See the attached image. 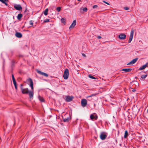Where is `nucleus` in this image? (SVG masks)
<instances>
[{
  "instance_id": "10",
  "label": "nucleus",
  "mask_w": 148,
  "mask_h": 148,
  "mask_svg": "<svg viewBox=\"0 0 148 148\" xmlns=\"http://www.w3.org/2000/svg\"><path fill=\"white\" fill-rule=\"evenodd\" d=\"M93 79H97L96 80H93V84L95 85H98L99 84V81L98 79L93 76Z\"/></svg>"
},
{
  "instance_id": "53",
  "label": "nucleus",
  "mask_w": 148,
  "mask_h": 148,
  "mask_svg": "<svg viewBox=\"0 0 148 148\" xmlns=\"http://www.w3.org/2000/svg\"><path fill=\"white\" fill-rule=\"evenodd\" d=\"M4 1H5V2H8V1H8V0H4Z\"/></svg>"
},
{
  "instance_id": "3",
  "label": "nucleus",
  "mask_w": 148,
  "mask_h": 148,
  "mask_svg": "<svg viewBox=\"0 0 148 148\" xmlns=\"http://www.w3.org/2000/svg\"><path fill=\"white\" fill-rule=\"evenodd\" d=\"M14 8L16 10H22V7L20 4H15L14 5Z\"/></svg>"
},
{
  "instance_id": "6",
  "label": "nucleus",
  "mask_w": 148,
  "mask_h": 148,
  "mask_svg": "<svg viewBox=\"0 0 148 148\" xmlns=\"http://www.w3.org/2000/svg\"><path fill=\"white\" fill-rule=\"evenodd\" d=\"M36 71L39 74L44 76L45 77H47L48 76V75L47 74L45 73L44 72L41 71H40L38 69H36Z\"/></svg>"
},
{
  "instance_id": "15",
  "label": "nucleus",
  "mask_w": 148,
  "mask_h": 148,
  "mask_svg": "<svg viewBox=\"0 0 148 148\" xmlns=\"http://www.w3.org/2000/svg\"><path fill=\"white\" fill-rule=\"evenodd\" d=\"M23 14L21 13L18 14L17 16V19L18 20H20L23 17Z\"/></svg>"
},
{
  "instance_id": "52",
  "label": "nucleus",
  "mask_w": 148,
  "mask_h": 148,
  "mask_svg": "<svg viewBox=\"0 0 148 148\" xmlns=\"http://www.w3.org/2000/svg\"><path fill=\"white\" fill-rule=\"evenodd\" d=\"M27 10V8H26V9H25V11L24 12V13H25L26 12Z\"/></svg>"
},
{
  "instance_id": "62",
  "label": "nucleus",
  "mask_w": 148,
  "mask_h": 148,
  "mask_svg": "<svg viewBox=\"0 0 148 148\" xmlns=\"http://www.w3.org/2000/svg\"><path fill=\"white\" fill-rule=\"evenodd\" d=\"M78 120V119H77L76 120L77 121Z\"/></svg>"
},
{
  "instance_id": "12",
  "label": "nucleus",
  "mask_w": 148,
  "mask_h": 148,
  "mask_svg": "<svg viewBox=\"0 0 148 148\" xmlns=\"http://www.w3.org/2000/svg\"><path fill=\"white\" fill-rule=\"evenodd\" d=\"M138 59V58H137L133 59L132 61H131L129 63L127 64V65H128L130 64H134L137 61Z\"/></svg>"
},
{
  "instance_id": "24",
  "label": "nucleus",
  "mask_w": 148,
  "mask_h": 148,
  "mask_svg": "<svg viewBox=\"0 0 148 148\" xmlns=\"http://www.w3.org/2000/svg\"><path fill=\"white\" fill-rule=\"evenodd\" d=\"M81 10H82L84 12H86L87 11V8L85 7L84 8H81Z\"/></svg>"
},
{
  "instance_id": "43",
  "label": "nucleus",
  "mask_w": 148,
  "mask_h": 148,
  "mask_svg": "<svg viewBox=\"0 0 148 148\" xmlns=\"http://www.w3.org/2000/svg\"><path fill=\"white\" fill-rule=\"evenodd\" d=\"M71 118H70L69 119L68 118H67L66 119H64L63 120H66H66H71Z\"/></svg>"
},
{
  "instance_id": "60",
  "label": "nucleus",
  "mask_w": 148,
  "mask_h": 148,
  "mask_svg": "<svg viewBox=\"0 0 148 148\" xmlns=\"http://www.w3.org/2000/svg\"><path fill=\"white\" fill-rule=\"evenodd\" d=\"M147 112L148 113V110H147Z\"/></svg>"
},
{
  "instance_id": "19",
  "label": "nucleus",
  "mask_w": 148,
  "mask_h": 148,
  "mask_svg": "<svg viewBox=\"0 0 148 148\" xmlns=\"http://www.w3.org/2000/svg\"><path fill=\"white\" fill-rule=\"evenodd\" d=\"M48 8L46 9L43 12L44 14L46 16L48 14Z\"/></svg>"
},
{
  "instance_id": "21",
  "label": "nucleus",
  "mask_w": 148,
  "mask_h": 148,
  "mask_svg": "<svg viewBox=\"0 0 148 148\" xmlns=\"http://www.w3.org/2000/svg\"><path fill=\"white\" fill-rule=\"evenodd\" d=\"M134 33V30L133 29H132L131 32L130 37L133 38Z\"/></svg>"
},
{
  "instance_id": "42",
  "label": "nucleus",
  "mask_w": 148,
  "mask_h": 148,
  "mask_svg": "<svg viewBox=\"0 0 148 148\" xmlns=\"http://www.w3.org/2000/svg\"><path fill=\"white\" fill-rule=\"evenodd\" d=\"M113 119H116V118H117V116L115 115V116H113Z\"/></svg>"
},
{
  "instance_id": "54",
  "label": "nucleus",
  "mask_w": 148,
  "mask_h": 148,
  "mask_svg": "<svg viewBox=\"0 0 148 148\" xmlns=\"http://www.w3.org/2000/svg\"><path fill=\"white\" fill-rule=\"evenodd\" d=\"M63 121L64 123L66 121Z\"/></svg>"
},
{
  "instance_id": "20",
  "label": "nucleus",
  "mask_w": 148,
  "mask_h": 148,
  "mask_svg": "<svg viewBox=\"0 0 148 148\" xmlns=\"http://www.w3.org/2000/svg\"><path fill=\"white\" fill-rule=\"evenodd\" d=\"M128 136V133L127 131L126 130L125 131L124 138H126Z\"/></svg>"
},
{
  "instance_id": "29",
  "label": "nucleus",
  "mask_w": 148,
  "mask_h": 148,
  "mask_svg": "<svg viewBox=\"0 0 148 148\" xmlns=\"http://www.w3.org/2000/svg\"><path fill=\"white\" fill-rule=\"evenodd\" d=\"M12 81H13L16 80H15V78L14 77V75L13 74H12Z\"/></svg>"
},
{
  "instance_id": "9",
  "label": "nucleus",
  "mask_w": 148,
  "mask_h": 148,
  "mask_svg": "<svg viewBox=\"0 0 148 148\" xmlns=\"http://www.w3.org/2000/svg\"><path fill=\"white\" fill-rule=\"evenodd\" d=\"M81 105L83 107H85L87 104L86 100L85 99H83L81 100Z\"/></svg>"
},
{
  "instance_id": "22",
  "label": "nucleus",
  "mask_w": 148,
  "mask_h": 148,
  "mask_svg": "<svg viewBox=\"0 0 148 148\" xmlns=\"http://www.w3.org/2000/svg\"><path fill=\"white\" fill-rule=\"evenodd\" d=\"M148 75L147 74L146 75H143L141 76V78L145 79L147 76Z\"/></svg>"
},
{
  "instance_id": "34",
  "label": "nucleus",
  "mask_w": 148,
  "mask_h": 148,
  "mask_svg": "<svg viewBox=\"0 0 148 148\" xmlns=\"http://www.w3.org/2000/svg\"><path fill=\"white\" fill-rule=\"evenodd\" d=\"M144 65V66L145 68L147 67H148V62H147Z\"/></svg>"
},
{
  "instance_id": "63",
  "label": "nucleus",
  "mask_w": 148,
  "mask_h": 148,
  "mask_svg": "<svg viewBox=\"0 0 148 148\" xmlns=\"http://www.w3.org/2000/svg\"><path fill=\"white\" fill-rule=\"evenodd\" d=\"M144 73H146L145 72V71H144Z\"/></svg>"
},
{
  "instance_id": "14",
  "label": "nucleus",
  "mask_w": 148,
  "mask_h": 148,
  "mask_svg": "<svg viewBox=\"0 0 148 148\" xmlns=\"http://www.w3.org/2000/svg\"><path fill=\"white\" fill-rule=\"evenodd\" d=\"M121 70L125 71V73H127L131 71L132 70V69L131 68L123 69Z\"/></svg>"
},
{
  "instance_id": "47",
  "label": "nucleus",
  "mask_w": 148,
  "mask_h": 148,
  "mask_svg": "<svg viewBox=\"0 0 148 148\" xmlns=\"http://www.w3.org/2000/svg\"><path fill=\"white\" fill-rule=\"evenodd\" d=\"M141 123L142 124H144V121H141Z\"/></svg>"
},
{
  "instance_id": "35",
  "label": "nucleus",
  "mask_w": 148,
  "mask_h": 148,
  "mask_svg": "<svg viewBox=\"0 0 148 148\" xmlns=\"http://www.w3.org/2000/svg\"><path fill=\"white\" fill-rule=\"evenodd\" d=\"M144 65V66L145 68L147 67H148V62H147Z\"/></svg>"
},
{
  "instance_id": "18",
  "label": "nucleus",
  "mask_w": 148,
  "mask_h": 148,
  "mask_svg": "<svg viewBox=\"0 0 148 148\" xmlns=\"http://www.w3.org/2000/svg\"><path fill=\"white\" fill-rule=\"evenodd\" d=\"M98 118V116L97 114L95 113H93V119H94L95 120L97 119Z\"/></svg>"
},
{
  "instance_id": "58",
  "label": "nucleus",
  "mask_w": 148,
  "mask_h": 148,
  "mask_svg": "<svg viewBox=\"0 0 148 148\" xmlns=\"http://www.w3.org/2000/svg\"><path fill=\"white\" fill-rule=\"evenodd\" d=\"M94 105L95 107V104H94Z\"/></svg>"
},
{
  "instance_id": "41",
  "label": "nucleus",
  "mask_w": 148,
  "mask_h": 148,
  "mask_svg": "<svg viewBox=\"0 0 148 148\" xmlns=\"http://www.w3.org/2000/svg\"><path fill=\"white\" fill-rule=\"evenodd\" d=\"M90 119L92 120V114L90 115Z\"/></svg>"
},
{
  "instance_id": "5",
  "label": "nucleus",
  "mask_w": 148,
  "mask_h": 148,
  "mask_svg": "<svg viewBox=\"0 0 148 148\" xmlns=\"http://www.w3.org/2000/svg\"><path fill=\"white\" fill-rule=\"evenodd\" d=\"M126 35L123 33L120 34L118 36L119 38L121 40H124L126 38Z\"/></svg>"
},
{
  "instance_id": "44",
  "label": "nucleus",
  "mask_w": 148,
  "mask_h": 148,
  "mask_svg": "<svg viewBox=\"0 0 148 148\" xmlns=\"http://www.w3.org/2000/svg\"><path fill=\"white\" fill-rule=\"evenodd\" d=\"M3 3L6 6H8V3H6L5 2V1L3 2Z\"/></svg>"
},
{
  "instance_id": "4",
  "label": "nucleus",
  "mask_w": 148,
  "mask_h": 148,
  "mask_svg": "<svg viewBox=\"0 0 148 148\" xmlns=\"http://www.w3.org/2000/svg\"><path fill=\"white\" fill-rule=\"evenodd\" d=\"M100 136L101 139L102 140H103L105 139L106 138L107 135H106L105 133L102 132L100 134Z\"/></svg>"
},
{
  "instance_id": "16",
  "label": "nucleus",
  "mask_w": 148,
  "mask_h": 148,
  "mask_svg": "<svg viewBox=\"0 0 148 148\" xmlns=\"http://www.w3.org/2000/svg\"><path fill=\"white\" fill-rule=\"evenodd\" d=\"M66 19L64 18H62L61 19V22L63 23L65 25L66 23Z\"/></svg>"
},
{
  "instance_id": "36",
  "label": "nucleus",
  "mask_w": 148,
  "mask_h": 148,
  "mask_svg": "<svg viewBox=\"0 0 148 148\" xmlns=\"http://www.w3.org/2000/svg\"><path fill=\"white\" fill-rule=\"evenodd\" d=\"M103 2L104 3L106 4H107L108 5H110V4L108 2L105 1H103Z\"/></svg>"
},
{
  "instance_id": "2",
  "label": "nucleus",
  "mask_w": 148,
  "mask_h": 148,
  "mask_svg": "<svg viewBox=\"0 0 148 148\" xmlns=\"http://www.w3.org/2000/svg\"><path fill=\"white\" fill-rule=\"evenodd\" d=\"M69 75V70L67 69H66L64 71L63 75L64 78L65 79H67Z\"/></svg>"
},
{
  "instance_id": "39",
  "label": "nucleus",
  "mask_w": 148,
  "mask_h": 148,
  "mask_svg": "<svg viewBox=\"0 0 148 148\" xmlns=\"http://www.w3.org/2000/svg\"><path fill=\"white\" fill-rule=\"evenodd\" d=\"M98 7V6L97 5H95L93 6V8H97Z\"/></svg>"
},
{
  "instance_id": "38",
  "label": "nucleus",
  "mask_w": 148,
  "mask_h": 148,
  "mask_svg": "<svg viewBox=\"0 0 148 148\" xmlns=\"http://www.w3.org/2000/svg\"><path fill=\"white\" fill-rule=\"evenodd\" d=\"M15 62V61L14 60H13L12 61V65H14V63Z\"/></svg>"
},
{
  "instance_id": "26",
  "label": "nucleus",
  "mask_w": 148,
  "mask_h": 148,
  "mask_svg": "<svg viewBox=\"0 0 148 148\" xmlns=\"http://www.w3.org/2000/svg\"><path fill=\"white\" fill-rule=\"evenodd\" d=\"M49 19H46L45 20L43 21V23H46L49 22Z\"/></svg>"
},
{
  "instance_id": "56",
  "label": "nucleus",
  "mask_w": 148,
  "mask_h": 148,
  "mask_svg": "<svg viewBox=\"0 0 148 148\" xmlns=\"http://www.w3.org/2000/svg\"><path fill=\"white\" fill-rule=\"evenodd\" d=\"M135 78L136 79H138V77H135Z\"/></svg>"
},
{
  "instance_id": "57",
  "label": "nucleus",
  "mask_w": 148,
  "mask_h": 148,
  "mask_svg": "<svg viewBox=\"0 0 148 148\" xmlns=\"http://www.w3.org/2000/svg\"><path fill=\"white\" fill-rule=\"evenodd\" d=\"M61 123V124L62 125H63V123H62H62Z\"/></svg>"
},
{
  "instance_id": "17",
  "label": "nucleus",
  "mask_w": 148,
  "mask_h": 148,
  "mask_svg": "<svg viewBox=\"0 0 148 148\" xmlns=\"http://www.w3.org/2000/svg\"><path fill=\"white\" fill-rule=\"evenodd\" d=\"M38 98L39 99L41 102H44L45 101V100L44 98L43 97H41L40 96H39Z\"/></svg>"
},
{
  "instance_id": "11",
  "label": "nucleus",
  "mask_w": 148,
  "mask_h": 148,
  "mask_svg": "<svg viewBox=\"0 0 148 148\" xmlns=\"http://www.w3.org/2000/svg\"><path fill=\"white\" fill-rule=\"evenodd\" d=\"M76 24V20H74L73 21V22L71 24V25H70V26L69 27V29H71L72 28H73L75 26V25Z\"/></svg>"
},
{
  "instance_id": "50",
  "label": "nucleus",
  "mask_w": 148,
  "mask_h": 148,
  "mask_svg": "<svg viewBox=\"0 0 148 148\" xmlns=\"http://www.w3.org/2000/svg\"><path fill=\"white\" fill-rule=\"evenodd\" d=\"M82 55L84 57H86V55L83 53L82 54Z\"/></svg>"
},
{
  "instance_id": "1",
  "label": "nucleus",
  "mask_w": 148,
  "mask_h": 148,
  "mask_svg": "<svg viewBox=\"0 0 148 148\" xmlns=\"http://www.w3.org/2000/svg\"><path fill=\"white\" fill-rule=\"evenodd\" d=\"M27 82V84H29V86L31 88L32 91H29V95L30 100L33 99L34 97V92L33 91V90L34 89L33 87V83L32 80L31 78H29L27 79L26 80Z\"/></svg>"
},
{
  "instance_id": "31",
  "label": "nucleus",
  "mask_w": 148,
  "mask_h": 148,
  "mask_svg": "<svg viewBox=\"0 0 148 148\" xmlns=\"http://www.w3.org/2000/svg\"><path fill=\"white\" fill-rule=\"evenodd\" d=\"M29 24L32 26L33 25V23L32 21L31 20L29 21Z\"/></svg>"
},
{
  "instance_id": "28",
  "label": "nucleus",
  "mask_w": 148,
  "mask_h": 148,
  "mask_svg": "<svg viewBox=\"0 0 148 148\" xmlns=\"http://www.w3.org/2000/svg\"><path fill=\"white\" fill-rule=\"evenodd\" d=\"M56 10L58 12H59L61 10V7H57L56 8Z\"/></svg>"
},
{
  "instance_id": "48",
  "label": "nucleus",
  "mask_w": 148,
  "mask_h": 148,
  "mask_svg": "<svg viewBox=\"0 0 148 148\" xmlns=\"http://www.w3.org/2000/svg\"><path fill=\"white\" fill-rule=\"evenodd\" d=\"M0 1L3 3L5 1L4 0H0Z\"/></svg>"
},
{
  "instance_id": "30",
  "label": "nucleus",
  "mask_w": 148,
  "mask_h": 148,
  "mask_svg": "<svg viewBox=\"0 0 148 148\" xmlns=\"http://www.w3.org/2000/svg\"><path fill=\"white\" fill-rule=\"evenodd\" d=\"M12 81H13L16 80H15V78L14 77V75L13 74H12Z\"/></svg>"
},
{
  "instance_id": "61",
  "label": "nucleus",
  "mask_w": 148,
  "mask_h": 148,
  "mask_svg": "<svg viewBox=\"0 0 148 148\" xmlns=\"http://www.w3.org/2000/svg\"><path fill=\"white\" fill-rule=\"evenodd\" d=\"M19 73H21V72H19Z\"/></svg>"
},
{
  "instance_id": "40",
  "label": "nucleus",
  "mask_w": 148,
  "mask_h": 148,
  "mask_svg": "<svg viewBox=\"0 0 148 148\" xmlns=\"http://www.w3.org/2000/svg\"><path fill=\"white\" fill-rule=\"evenodd\" d=\"M88 77L91 79H92V76L91 75H88Z\"/></svg>"
},
{
  "instance_id": "33",
  "label": "nucleus",
  "mask_w": 148,
  "mask_h": 148,
  "mask_svg": "<svg viewBox=\"0 0 148 148\" xmlns=\"http://www.w3.org/2000/svg\"><path fill=\"white\" fill-rule=\"evenodd\" d=\"M124 9L125 10H128L129 9V8L127 7H125L124 8Z\"/></svg>"
},
{
  "instance_id": "49",
  "label": "nucleus",
  "mask_w": 148,
  "mask_h": 148,
  "mask_svg": "<svg viewBox=\"0 0 148 148\" xmlns=\"http://www.w3.org/2000/svg\"><path fill=\"white\" fill-rule=\"evenodd\" d=\"M136 90L135 89H133L132 90V91L133 92H135L136 91Z\"/></svg>"
},
{
  "instance_id": "32",
  "label": "nucleus",
  "mask_w": 148,
  "mask_h": 148,
  "mask_svg": "<svg viewBox=\"0 0 148 148\" xmlns=\"http://www.w3.org/2000/svg\"><path fill=\"white\" fill-rule=\"evenodd\" d=\"M13 82L14 86L17 85V83L16 80L13 81Z\"/></svg>"
},
{
  "instance_id": "7",
  "label": "nucleus",
  "mask_w": 148,
  "mask_h": 148,
  "mask_svg": "<svg viewBox=\"0 0 148 148\" xmlns=\"http://www.w3.org/2000/svg\"><path fill=\"white\" fill-rule=\"evenodd\" d=\"M73 97V96H67L66 97V101L67 102H70L72 101Z\"/></svg>"
},
{
  "instance_id": "46",
  "label": "nucleus",
  "mask_w": 148,
  "mask_h": 148,
  "mask_svg": "<svg viewBox=\"0 0 148 148\" xmlns=\"http://www.w3.org/2000/svg\"><path fill=\"white\" fill-rule=\"evenodd\" d=\"M15 86V88L16 90H17V85L15 86Z\"/></svg>"
},
{
  "instance_id": "51",
  "label": "nucleus",
  "mask_w": 148,
  "mask_h": 148,
  "mask_svg": "<svg viewBox=\"0 0 148 148\" xmlns=\"http://www.w3.org/2000/svg\"><path fill=\"white\" fill-rule=\"evenodd\" d=\"M23 56H22V55H19V58H20V57H23Z\"/></svg>"
},
{
  "instance_id": "25",
  "label": "nucleus",
  "mask_w": 148,
  "mask_h": 148,
  "mask_svg": "<svg viewBox=\"0 0 148 148\" xmlns=\"http://www.w3.org/2000/svg\"><path fill=\"white\" fill-rule=\"evenodd\" d=\"M145 68V67L143 65L142 66L140 67V68H139V69H138V70H144Z\"/></svg>"
},
{
  "instance_id": "45",
  "label": "nucleus",
  "mask_w": 148,
  "mask_h": 148,
  "mask_svg": "<svg viewBox=\"0 0 148 148\" xmlns=\"http://www.w3.org/2000/svg\"><path fill=\"white\" fill-rule=\"evenodd\" d=\"M97 38H98V39H100L101 38V36H98L97 37Z\"/></svg>"
},
{
  "instance_id": "13",
  "label": "nucleus",
  "mask_w": 148,
  "mask_h": 148,
  "mask_svg": "<svg viewBox=\"0 0 148 148\" xmlns=\"http://www.w3.org/2000/svg\"><path fill=\"white\" fill-rule=\"evenodd\" d=\"M15 36L18 38H21L22 36V35L21 33L16 32L15 34Z\"/></svg>"
},
{
  "instance_id": "55",
  "label": "nucleus",
  "mask_w": 148,
  "mask_h": 148,
  "mask_svg": "<svg viewBox=\"0 0 148 148\" xmlns=\"http://www.w3.org/2000/svg\"><path fill=\"white\" fill-rule=\"evenodd\" d=\"M97 95V94H93V96H94L95 95Z\"/></svg>"
},
{
  "instance_id": "59",
  "label": "nucleus",
  "mask_w": 148,
  "mask_h": 148,
  "mask_svg": "<svg viewBox=\"0 0 148 148\" xmlns=\"http://www.w3.org/2000/svg\"><path fill=\"white\" fill-rule=\"evenodd\" d=\"M78 1H80L81 0H77Z\"/></svg>"
},
{
  "instance_id": "27",
  "label": "nucleus",
  "mask_w": 148,
  "mask_h": 148,
  "mask_svg": "<svg viewBox=\"0 0 148 148\" xmlns=\"http://www.w3.org/2000/svg\"><path fill=\"white\" fill-rule=\"evenodd\" d=\"M132 39H133V37H130L129 39L128 40V42L130 43L131 42Z\"/></svg>"
},
{
  "instance_id": "37",
  "label": "nucleus",
  "mask_w": 148,
  "mask_h": 148,
  "mask_svg": "<svg viewBox=\"0 0 148 148\" xmlns=\"http://www.w3.org/2000/svg\"><path fill=\"white\" fill-rule=\"evenodd\" d=\"M23 84H20V88H21V90H22V88H23Z\"/></svg>"
},
{
  "instance_id": "8",
  "label": "nucleus",
  "mask_w": 148,
  "mask_h": 148,
  "mask_svg": "<svg viewBox=\"0 0 148 148\" xmlns=\"http://www.w3.org/2000/svg\"><path fill=\"white\" fill-rule=\"evenodd\" d=\"M22 93L23 94H27L29 92V90L28 88H22L21 90Z\"/></svg>"
},
{
  "instance_id": "23",
  "label": "nucleus",
  "mask_w": 148,
  "mask_h": 148,
  "mask_svg": "<svg viewBox=\"0 0 148 148\" xmlns=\"http://www.w3.org/2000/svg\"><path fill=\"white\" fill-rule=\"evenodd\" d=\"M92 96V94L90 96H89L87 97L88 100L90 101L92 100L91 97Z\"/></svg>"
}]
</instances>
